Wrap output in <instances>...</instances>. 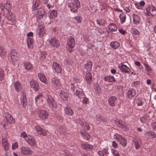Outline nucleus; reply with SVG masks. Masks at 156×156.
<instances>
[{
	"instance_id": "nucleus-18",
	"label": "nucleus",
	"mask_w": 156,
	"mask_h": 156,
	"mask_svg": "<svg viewBox=\"0 0 156 156\" xmlns=\"http://www.w3.org/2000/svg\"><path fill=\"white\" fill-rule=\"evenodd\" d=\"M133 21L134 24L137 25L140 23V18L139 16L135 14L133 15Z\"/></svg>"
},
{
	"instance_id": "nucleus-26",
	"label": "nucleus",
	"mask_w": 156,
	"mask_h": 156,
	"mask_svg": "<svg viewBox=\"0 0 156 156\" xmlns=\"http://www.w3.org/2000/svg\"><path fill=\"white\" fill-rule=\"evenodd\" d=\"M38 77L40 80L45 84L48 83L47 80L44 75L42 73H39L38 75Z\"/></svg>"
},
{
	"instance_id": "nucleus-22",
	"label": "nucleus",
	"mask_w": 156,
	"mask_h": 156,
	"mask_svg": "<svg viewBox=\"0 0 156 156\" xmlns=\"http://www.w3.org/2000/svg\"><path fill=\"white\" fill-rule=\"evenodd\" d=\"M2 146L5 151H7L9 148V145L7 139L2 138Z\"/></svg>"
},
{
	"instance_id": "nucleus-11",
	"label": "nucleus",
	"mask_w": 156,
	"mask_h": 156,
	"mask_svg": "<svg viewBox=\"0 0 156 156\" xmlns=\"http://www.w3.org/2000/svg\"><path fill=\"white\" fill-rule=\"evenodd\" d=\"M10 54L11 60L13 62H16L18 60V53L16 50H12Z\"/></svg>"
},
{
	"instance_id": "nucleus-45",
	"label": "nucleus",
	"mask_w": 156,
	"mask_h": 156,
	"mask_svg": "<svg viewBox=\"0 0 156 156\" xmlns=\"http://www.w3.org/2000/svg\"><path fill=\"white\" fill-rule=\"evenodd\" d=\"M4 7L6 11V13L8 12V10H11L10 9L11 5L9 2H6Z\"/></svg>"
},
{
	"instance_id": "nucleus-53",
	"label": "nucleus",
	"mask_w": 156,
	"mask_h": 156,
	"mask_svg": "<svg viewBox=\"0 0 156 156\" xmlns=\"http://www.w3.org/2000/svg\"><path fill=\"white\" fill-rule=\"evenodd\" d=\"M18 147V144L17 142H15L13 143L12 145V147L13 150H15Z\"/></svg>"
},
{
	"instance_id": "nucleus-49",
	"label": "nucleus",
	"mask_w": 156,
	"mask_h": 156,
	"mask_svg": "<svg viewBox=\"0 0 156 156\" xmlns=\"http://www.w3.org/2000/svg\"><path fill=\"white\" fill-rule=\"evenodd\" d=\"M4 75V72L3 69L0 68V80H2L3 79V77Z\"/></svg>"
},
{
	"instance_id": "nucleus-14",
	"label": "nucleus",
	"mask_w": 156,
	"mask_h": 156,
	"mask_svg": "<svg viewBox=\"0 0 156 156\" xmlns=\"http://www.w3.org/2000/svg\"><path fill=\"white\" fill-rule=\"evenodd\" d=\"M35 129L36 132L39 134L45 136L47 133V131L44 129L41 128L39 126H37L35 127Z\"/></svg>"
},
{
	"instance_id": "nucleus-42",
	"label": "nucleus",
	"mask_w": 156,
	"mask_h": 156,
	"mask_svg": "<svg viewBox=\"0 0 156 156\" xmlns=\"http://www.w3.org/2000/svg\"><path fill=\"white\" fill-rule=\"evenodd\" d=\"M119 18L121 23H123L125 22L126 19L125 14L122 13L119 16Z\"/></svg>"
},
{
	"instance_id": "nucleus-27",
	"label": "nucleus",
	"mask_w": 156,
	"mask_h": 156,
	"mask_svg": "<svg viewBox=\"0 0 156 156\" xmlns=\"http://www.w3.org/2000/svg\"><path fill=\"white\" fill-rule=\"evenodd\" d=\"M24 67L26 70H31L33 69V66L30 62H26L23 63Z\"/></svg>"
},
{
	"instance_id": "nucleus-1",
	"label": "nucleus",
	"mask_w": 156,
	"mask_h": 156,
	"mask_svg": "<svg viewBox=\"0 0 156 156\" xmlns=\"http://www.w3.org/2000/svg\"><path fill=\"white\" fill-rule=\"evenodd\" d=\"M20 136L24 138L26 141L30 145L32 146H36V142L35 139L33 136L30 135H27L26 132H24L21 133Z\"/></svg>"
},
{
	"instance_id": "nucleus-29",
	"label": "nucleus",
	"mask_w": 156,
	"mask_h": 156,
	"mask_svg": "<svg viewBox=\"0 0 156 156\" xmlns=\"http://www.w3.org/2000/svg\"><path fill=\"white\" fill-rule=\"evenodd\" d=\"M110 46L112 48L114 49H116L119 47L120 43L118 41H112L110 43Z\"/></svg>"
},
{
	"instance_id": "nucleus-37",
	"label": "nucleus",
	"mask_w": 156,
	"mask_h": 156,
	"mask_svg": "<svg viewBox=\"0 0 156 156\" xmlns=\"http://www.w3.org/2000/svg\"><path fill=\"white\" fill-rule=\"evenodd\" d=\"M81 133L83 137L86 140H88L90 138V135L85 131L82 130L81 131Z\"/></svg>"
},
{
	"instance_id": "nucleus-20",
	"label": "nucleus",
	"mask_w": 156,
	"mask_h": 156,
	"mask_svg": "<svg viewBox=\"0 0 156 156\" xmlns=\"http://www.w3.org/2000/svg\"><path fill=\"white\" fill-rule=\"evenodd\" d=\"M108 103L112 106H114L117 101L116 98L115 96H112L108 100Z\"/></svg>"
},
{
	"instance_id": "nucleus-46",
	"label": "nucleus",
	"mask_w": 156,
	"mask_h": 156,
	"mask_svg": "<svg viewBox=\"0 0 156 156\" xmlns=\"http://www.w3.org/2000/svg\"><path fill=\"white\" fill-rule=\"evenodd\" d=\"M7 123H13L15 122V119L13 118H5Z\"/></svg>"
},
{
	"instance_id": "nucleus-40",
	"label": "nucleus",
	"mask_w": 156,
	"mask_h": 156,
	"mask_svg": "<svg viewBox=\"0 0 156 156\" xmlns=\"http://www.w3.org/2000/svg\"><path fill=\"white\" fill-rule=\"evenodd\" d=\"M57 16V11L56 10H53L50 12V17L52 19L55 18Z\"/></svg>"
},
{
	"instance_id": "nucleus-10",
	"label": "nucleus",
	"mask_w": 156,
	"mask_h": 156,
	"mask_svg": "<svg viewBox=\"0 0 156 156\" xmlns=\"http://www.w3.org/2000/svg\"><path fill=\"white\" fill-rule=\"evenodd\" d=\"M20 149L21 153L25 155H30L33 153V151L29 147H22Z\"/></svg>"
},
{
	"instance_id": "nucleus-55",
	"label": "nucleus",
	"mask_w": 156,
	"mask_h": 156,
	"mask_svg": "<svg viewBox=\"0 0 156 156\" xmlns=\"http://www.w3.org/2000/svg\"><path fill=\"white\" fill-rule=\"evenodd\" d=\"M146 68L147 69V74L148 75H150V74L151 73V69L149 67V66L148 65H146Z\"/></svg>"
},
{
	"instance_id": "nucleus-38",
	"label": "nucleus",
	"mask_w": 156,
	"mask_h": 156,
	"mask_svg": "<svg viewBox=\"0 0 156 156\" xmlns=\"http://www.w3.org/2000/svg\"><path fill=\"white\" fill-rule=\"evenodd\" d=\"M45 12L44 9H40L38 12V16L37 18L40 19L43 18V16Z\"/></svg>"
},
{
	"instance_id": "nucleus-57",
	"label": "nucleus",
	"mask_w": 156,
	"mask_h": 156,
	"mask_svg": "<svg viewBox=\"0 0 156 156\" xmlns=\"http://www.w3.org/2000/svg\"><path fill=\"white\" fill-rule=\"evenodd\" d=\"M82 98L83 99L82 101V102L84 104H87L88 101L87 98L85 96L84 98Z\"/></svg>"
},
{
	"instance_id": "nucleus-16",
	"label": "nucleus",
	"mask_w": 156,
	"mask_h": 156,
	"mask_svg": "<svg viewBox=\"0 0 156 156\" xmlns=\"http://www.w3.org/2000/svg\"><path fill=\"white\" fill-rule=\"evenodd\" d=\"M119 67L121 71L125 73H129L130 71L129 68L123 63H121L119 65Z\"/></svg>"
},
{
	"instance_id": "nucleus-54",
	"label": "nucleus",
	"mask_w": 156,
	"mask_h": 156,
	"mask_svg": "<svg viewBox=\"0 0 156 156\" xmlns=\"http://www.w3.org/2000/svg\"><path fill=\"white\" fill-rule=\"evenodd\" d=\"M75 20H76L77 22H78L79 23L81 22L82 17L80 16H78L76 17L75 18Z\"/></svg>"
},
{
	"instance_id": "nucleus-25",
	"label": "nucleus",
	"mask_w": 156,
	"mask_h": 156,
	"mask_svg": "<svg viewBox=\"0 0 156 156\" xmlns=\"http://www.w3.org/2000/svg\"><path fill=\"white\" fill-rule=\"evenodd\" d=\"M59 96L63 101H66L68 99V94L67 93L64 91L61 90L59 94Z\"/></svg>"
},
{
	"instance_id": "nucleus-30",
	"label": "nucleus",
	"mask_w": 156,
	"mask_h": 156,
	"mask_svg": "<svg viewBox=\"0 0 156 156\" xmlns=\"http://www.w3.org/2000/svg\"><path fill=\"white\" fill-rule=\"evenodd\" d=\"M64 110L65 113L68 115H71L73 113V111L71 108L68 106L65 107Z\"/></svg>"
},
{
	"instance_id": "nucleus-60",
	"label": "nucleus",
	"mask_w": 156,
	"mask_h": 156,
	"mask_svg": "<svg viewBox=\"0 0 156 156\" xmlns=\"http://www.w3.org/2000/svg\"><path fill=\"white\" fill-rule=\"evenodd\" d=\"M38 6L35 4H34L32 5V9L33 11L36 10L37 9V7Z\"/></svg>"
},
{
	"instance_id": "nucleus-51",
	"label": "nucleus",
	"mask_w": 156,
	"mask_h": 156,
	"mask_svg": "<svg viewBox=\"0 0 156 156\" xmlns=\"http://www.w3.org/2000/svg\"><path fill=\"white\" fill-rule=\"evenodd\" d=\"M132 33L133 35H137L139 34V32L137 29L134 28L132 30Z\"/></svg>"
},
{
	"instance_id": "nucleus-19",
	"label": "nucleus",
	"mask_w": 156,
	"mask_h": 156,
	"mask_svg": "<svg viewBox=\"0 0 156 156\" xmlns=\"http://www.w3.org/2000/svg\"><path fill=\"white\" fill-rule=\"evenodd\" d=\"M81 147L87 151H90L92 150L93 148V147L92 145H90L87 143L82 144H81Z\"/></svg>"
},
{
	"instance_id": "nucleus-23",
	"label": "nucleus",
	"mask_w": 156,
	"mask_h": 156,
	"mask_svg": "<svg viewBox=\"0 0 156 156\" xmlns=\"http://www.w3.org/2000/svg\"><path fill=\"white\" fill-rule=\"evenodd\" d=\"M136 95V90L133 89H131L129 90L127 93V95L128 98H132Z\"/></svg>"
},
{
	"instance_id": "nucleus-33",
	"label": "nucleus",
	"mask_w": 156,
	"mask_h": 156,
	"mask_svg": "<svg viewBox=\"0 0 156 156\" xmlns=\"http://www.w3.org/2000/svg\"><path fill=\"white\" fill-rule=\"evenodd\" d=\"M145 135L148 138L153 139L155 137V134L152 131H148L145 133Z\"/></svg>"
},
{
	"instance_id": "nucleus-50",
	"label": "nucleus",
	"mask_w": 156,
	"mask_h": 156,
	"mask_svg": "<svg viewBox=\"0 0 156 156\" xmlns=\"http://www.w3.org/2000/svg\"><path fill=\"white\" fill-rule=\"evenodd\" d=\"M112 152L115 156H120V154L116 150L113 149L112 150Z\"/></svg>"
},
{
	"instance_id": "nucleus-59",
	"label": "nucleus",
	"mask_w": 156,
	"mask_h": 156,
	"mask_svg": "<svg viewBox=\"0 0 156 156\" xmlns=\"http://www.w3.org/2000/svg\"><path fill=\"white\" fill-rule=\"evenodd\" d=\"M135 5L136 6V7L138 9H142V7L138 3H136L135 4Z\"/></svg>"
},
{
	"instance_id": "nucleus-56",
	"label": "nucleus",
	"mask_w": 156,
	"mask_h": 156,
	"mask_svg": "<svg viewBox=\"0 0 156 156\" xmlns=\"http://www.w3.org/2000/svg\"><path fill=\"white\" fill-rule=\"evenodd\" d=\"M45 55L44 53H41L40 55V59L42 61L45 58Z\"/></svg>"
},
{
	"instance_id": "nucleus-44",
	"label": "nucleus",
	"mask_w": 156,
	"mask_h": 156,
	"mask_svg": "<svg viewBox=\"0 0 156 156\" xmlns=\"http://www.w3.org/2000/svg\"><path fill=\"white\" fill-rule=\"evenodd\" d=\"M21 102L23 105L26 104L27 100L25 94H23L21 98Z\"/></svg>"
},
{
	"instance_id": "nucleus-58",
	"label": "nucleus",
	"mask_w": 156,
	"mask_h": 156,
	"mask_svg": "<svg viewBox=\"0 0 156 156\" xmlns=\"http://www.w3.org/2000/svg\"><path fill=\"white\" fill-rule=\"evenodd\" d=\"M112 146L113 147L116 148L118 147V144L115 141H114L112 142Z\"/></svg>"
},
{
	"instance_id": "nucleus-41",
	"label": "nucleus",
	"mask_w": 156,
	"mask_h": 156,
	"mask_svg": "<svg viewBox=\"0 0 156 156\" xmlns=\"http://www.w3.org/2000/svg\"><path fill=\"white\" fill-rule=\"evenodd\" d=\"M98 154L100 156H104L105 154H108L109 152L108 150L105 148L104 149L101 151H100L98 152Z\"/></svg>"
},
{
	"instance_id": "nucleus-34",
	"label": "nucleus",
	"mask_w": 156,
	"mask_h": 156,
	"mask_svg": "<svg viewBox=\"0 0 156 156\" xmlns=\"http://www.w3.org/2000/svg\"><path fill=\"white\" fill-rule=\"evenodd\" d=\"M104 79L105 81L109 82H112L115 81L114 77L111 76H105L104 78Z\"/></svg>"
},
{
	"instance_id": "nucleus-2",
	"label": "nucleus",
	"mask_w": 156,
	"mask_h": 156,
	"mask_svg": "<svg viewBox=\"0 0 156 156\" xmlns=\"http://www.w3.org/2000/svg\"><path fill=\"white\" fill-rule=\"evenodd\" d=\"M67 5L70 11L73 12H77L80 5L78 0H73L72 2H68Z\"/></svg>"
},
{
	"instance_id": "nucleus-12",
	"label": "nucleus",
	"mask_w": 156,
	"mask_h": 156,
	"mask_svg": "<svg viewBox=\"0 0 156 156\" xmlns=\"http://www.w3.org/2000/svg\"><path fill=\"white\" fill-rule=\"evenodd\" d=\"M30 85L31 88L35 91H38L39 88V86L38 82L35 80H32L30 81Z\"/></svg>"
},
{
	"instance_id": "nucleus-9",
	"label": "nucleus",
	"mask_w": 156,
	"mask_h": 156,
	"mask_svg": "<svg viewBox=\"0 0 156 156\" xmlns=\"http://www.w3.org/2000/svg\"><path fill=\"white\" fill-rule=\"evenodd\" d=\"M48 44L53 48H58L60 46L59 42L55 38H52L48 40Z\"/></svg>"
},
{
	"instance_id": "nucleus-24",
	"label": "nucleus",
	"mask_w": 156,
	"mask_h": 156,
	"mask_svg": "<svg viewBox=\"0 0 156 156\" xmlns=\"http://www.w3.org/2000/svg\"><path fill=\"white\" fill-rule=\"evenodd\" d=\"M39 117H48V112L44 110H39L37 112Z\"/></svg>"
},
{
	"instance_id": "nucleus-3",
	"label": "nucleus",
	"mask_w": 156,
	"mask_h": 156,
	"mask_svg": "<svg viewBox=\"0 0 156 156\" xmlns=\"http://www.w3.org/2000/svg\"><path fill=\"white\" fill-rule=\"evenodd\" d=\"M114 139L116 140L123 147H125L126 145L127 141L123 136L116 133L114 135Z\"/></svg>"
},
{
	"instance_id": "nucleus-31",
	"label": "nucleus",
	"mask_w": 156,
	"mask_h": 156,
	"mask_svg": "<svg viewBox=\"0 0 156 156\" xmlns=\"http://www.w3.org/2000/svg\"><path fill=\"white\" fill-rule=\"evenodd\" d=\"M109 30L111 31L114 32L117 30V26L113 23H110L108 26Z\"/></svg>"
},
{
	"instance_id": "nucleus-63",
	"label": "nucleus",
	"mask_w": 156,
	"mask_h": 156,
	"mask_svg": "<svg viewBox=\"0 0 156 156\" xmlns=\"http://www.w3.org/2000/svg\"><path fill=\"white\" fill-rule=\"evenodd\" d=\"M98 32L100 34H102L104 33L105 31L101 29H99L98 30Z\"/></svg>"
},
{
	"instance_id": "nucleus-17",
	"label": "nucleus",
	"mask_w": 156,
	"mask_h": 156,
	"mask_svg": "<svg viewBox=\"0 0 156 156\" xmlns=\"http://www.w3.org/2000/svg\"><path fill=\"white\" fill-rule=\"evenodd\" d=\"M75 94L80 98H84L85 96L84 92L80 88L76 90Z\"/></svg>"
},
{
	"instance_id": "nucleus-32",
	"label": "nucleus",
	"mask_w": 156,
	"mask_h": 156,
	"mask_svg": "<svg viewBox=\"0 0 156 156\" xmlns=\"http://www.w3.org/2000/svg\"><path fill=\"white\" fill-rule=\"evenodd\" d=\"M14 85L15 90L17 92H19L21 90L22 87L20 82L16 81L14 83Z\"/></svg>"
},
{
	"instance_id": "nucleus-52",
	"label": "nucleus",
	"mask_w": 156,
	"mask_h": 156,
	"mask_svg": "<svg viewBox=\"0 0 156 156\" xmlns=\"http://www.w3.org/2000/svg\"><path fill=\"white\" fill-rule=\"evenodd\" d=\"M97 23L99 25L102 26L104 23V21L102 19H99L97 20Z\"/></svg>"
},
{
	"instance_id": "nucleus-5",
	"label": "nucleus",
	"mask_w": 156,
	"mask_h": 156,
	"mask_svg": "<svg viewBox=\"0 0 156 156\" xmlns=\"http://www.w3.org/2000/svg\"><path fill=\"white\" fill-rule=\"evenodd\" d=\"M75 44L74 37L73 36H70L67 39V47L69 51L71 53L72 48L74 47Z\"/></svg>"
},
{
	"instance_id": "nucleus-39",
	"label": "nucleus",
	"mask_w": 156,
	"mask_h": 156,
	"mask_svg": "<svg viewBox=\"0 0 156 156\" xmlns=\"http://www.w3.org/2000/svg\"><path fill=\"white\" fill-rule=\"evenodd\" d=\"M134 142L136 149H138L140 148L141 144V140L139 139H137L135 140Z\"/></svg>"
},
{
	"instance_id": "nucleus-8",
	"label": "nucleus",
	"mask_w": 156,
	"mask_h": 156,
	"mask_svg": "<svg viewBox=\"0 0 156 156\" xmlns=\"http://www.w3.org/2000/svg\"><path fill=\"white\" fill-rule=\"evenodd\" d=\"M8 20L9 21V23L13 24L16 21V17L13 13L11 12V10H8V12L6 13Z\"/></svg>"
},
{
	"instance_id": "nucleus-4",
	"label": "nucleus",
	"mask_w": 156,
	"mask_h": 156,
	"mask_svg": "<svg viewBox=\"0 0 156 156\" xmlns=\"http://www.w3.org/2000/svg\"><path fill=\"white\" fill-rule=\"evenodd\" d=\"M49 84L52 87L55 89L60 88L61 87L60 80L56 77L52 78Z\"/></svg>"
},
{
	"instance_id": "nucleus-28",
	"label": "nucleus",
	"mask_w": 156,
	"mask_h": 156,
	"mask_svg": "<svg viewBox=\"0 0 156 156\" xmlns=\"http://www.w3.org/2000/svg\"><path fill=\"white\" fill-rule=\"evenodd\" d=\"M92 65V62L91 61H87V63L84 65V68L87 72H89L91 70Z\"/></svg>"
},
{
	"instance_id": "nucleus-6",
	"label": "nucleus",
	"mask_w": 156,
	"mask_h": 156,
	"mask_svg": "<svg viewBox=\"0 0 156 156\" xmlns=\"http://www.w3.org/2000/svg\"><path fill=\"white\" fill-rule=\"evenodd\" d=\"M46 100L47 103L50 107L55 109L56 108L57 104L52 97L49 95L47 96Z\"/></svg>"
},
{
	"instance_id": "nucleus-36",
	"label": "nucleus",
	"mask_w": 156,
	"mask_h": 156,
	"mask_svg": "<svg viewBox=\"0 0 156 156\" xmlns=\"http://www.w3.org/2000/svg\"><path fill=\"white\" fill-rule=\"evenodd\" d=\"M27 42L28 47L30 48H31L32 47V45L33 44V39L31 37H28L27 38Z\"/></svg>"
},
{
	"instance_id": "nucleus-15",
	"label": "nucleus",
	"mask_w": 156,
	"mask_h": 156,
	"mask_svg": "<svg viewBox=\"0 0 156 156\" xmlns=\"http://www.w3.org/2000/svg\"><path fill=\"white\" fill-rule=\"evenodd\" d=\"M53 68L55 71L58 73H60L62 70V66L59 63L54 62L53 64Z\"/></svg>"
},
{
	"instance_id": "nucleus-48",
	"label": "nucleus",
	"mask_w": 156,
	"mask_h": 156,
	"mask_svg": "<svg viewBox=\"0 0 156 156\" xmlns=\"http://www.w3.org/2000/svg\"><path fill=\"white\" fill-rule=\"evenodd\" d=\"M83 126L84 127L85 129H89L90 127L89 125V124H87L86 122H83Z\"/></svg>"
},
{
	"instance_id": "nucleus-35",
	"label": "nucleus",
	"mask_w": 156,
	"mask_h": 156,
	"mask_svg": "<svg viewBox=\"0 0 156 156\" xmlns=\"http://www.w3.org/2000/svg\"><path fill=\"white\" fill-rule=\"evenodd\" d=\"M92 77V74L90 73H88L86 74V79L87 82L89 84L91 83Z\"/></svg>"
},
{
	"instance_id": "nucleus-13",
	"label": "nucleus",
	"mask_w": 156,
	"mask_h": 156,
	"mask_svg": "<svg viewBox=\"0 0 156 156\" xmlns=\"http://www.w3.org/2000/svg\"><path fill=\"white\" fill-rule=\"evenodd\" d=\"M37 33L38 34L39 37H42L44 36L45 33V30L44 26L39 25L37 29Z\"/></svg>"
},
{
	"instance_id": "nucleus-62",
	"label": "nucleus",
	"mask_w": 156,
	"mask_h": 156,
	"mask_svg": "<svg viewBox=\"0 0 156 156\" xmlns=\"http://www.w3.org/2000/svg\"><path fill=\"white\" fill-rule=\"evenodd\" d=\"M140 120L142 122L145 123L147 119L146 118H141Z\"/></svg>"
},
{
	"instance_id": "nucleus-7",
	"label": "nucleus",
	"mask_w": 156,
	"mask_h": 156,
	"mask_svg": "<svg viewBox=\"0 0 156 156\" xmlns=\"http://www.w3.org/2000/svg\"><path fill=\"white\" fill-rule=\"evenodd\" d=\"M144 12L147 15L152 16L156 14V10L154 6L151 5L147 8L146 10H144Z\"/></svg>"
},
{
	"instance_id": "nucleus-61",
	"label": "nucleus",
	"mask_w": 156,
	"mask_h": 156,
	"mask_svg": "<svg viewBox=\"0 0 156 156\" xmlns=\"http://www.w3.org/2000/svg\"><path fill=\"white\" fill-rule=\"evenodd\" d=\"M138 105L141 106L142 105L143 102L140 99H139L137 101Z\"/></svg>"
},
{
	"instance_id": "nucleus-47",
	"label": "nucleus",
	"mask_w": 156,
	"mask_h": 156,
	"mask_svg": "<svg viewBox=\"0 0 156 156\" xmlns=\"http://www.w3.org/2000/svg\"><path fill=\"white\" fill-rule=\"evenodd\" d=\"M42 97V94L39 93L37 95L35 98V101L36 103H37V101Z\"/></svg>"
},
{
	"instance_id": "nucleus-64",
	"label": "nucleus",
	"mask_w": 156,
	"mask_h": 156,
	"mask_svg": "<svg viewBox=\"0 0 156 156\" xmlns=\"http://www.w3.org/2000/svg\"><path fill=\"white\" fill-rule=\"evenodd\" d=\"M152 126L153 129L156 131V122H154L152 123Z\"/></svg>"
},
{
	"instance_id": "nucleus-43",
	"label": "nucleus",
	"mask_w": 156,
	"mask_h": 156,
	"mask_svg": "<svg viewBox=\"0 0 156 156\" xmlns=\"http://www.w3.org/2000/svg\"><path fill=\"white\" fill-rule=\"evenodd\" d=\"M6 54V51L3 47H0V55L1 57L5 56Z\"/></svg>"
},
{
	"instance_id": "nucleus-21",
	"label": "nucleus",
	"mask_w": 156,
	"mask_h": 156,
	"mask_svg": "<svg viewBox=\"0 0 156 156\" xmlns=\"http://www.w3.org/2000/svg\"><path fill=\"white\" fill-rule=\"evenodd\" d=\"M116 124L118 126L121 127L125 130H127L128 129L126 124L123 122L119 120L118 122L117 121Z\"/></svg>"
}]
</instances>
